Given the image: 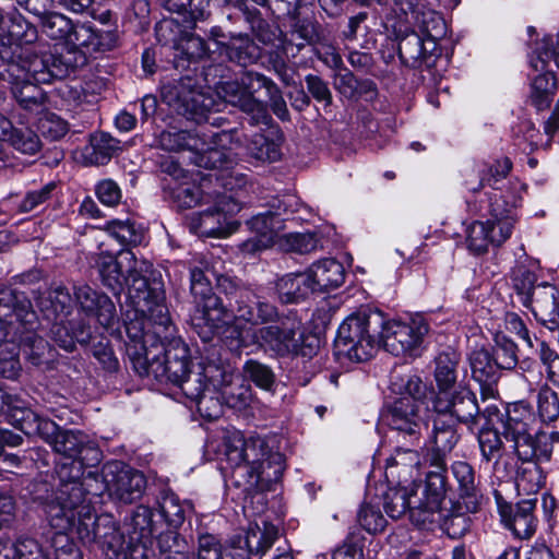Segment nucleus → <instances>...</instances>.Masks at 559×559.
Masks as SVG:
<instances>
[{"label":"nucleus","instance_id":"obj_1","mask_svg":"<svg viewBox=\"0 0 559 559\" xmlns=\"http://www.w3.org/2000/svg\"><path fill=\"white\" fill-rule=\"evenodd\" d=\"M170 322L159 326L150 317L127 321V355L134 371L141 377H153L159 382H170L180 388L194 374H205L207 364L190 366V350L180 338H174L165 346L162 337L169 334Z\"/></svg>","mask_w":559,"mask_h":559},{"label":"nucleus","instance_id":"obj_2","mask_svg":"<svg viewBox=\"0 0 559 559\" xmlns=\"http://www.w3.org/2000/svg\"><path fill=\"white\" fill-rule=\"evenodd\" d=\"M103 284L115 295L120 294L124 285L128 288L130 309L124 314L127 321L142 320L150 317L159 326L169 323V313L165 305V294L162 287L151 286L144 273L152 264L139 261L130 250H121L117 257L100 253L96 262Z\"/></svg>","mask_w":559,"mask_h":559},{"label":"nucleus","instance_id":"obj_3","mask_svg":"<svg viewBox=\"0 0 559 559\" xmlns=\"http://www.w3.org/2000/svg\"><path fill=\"white\" fill-rule=\"evenodd\" d=\"M274 443L273 438L254 435L245 438L239 430H227L218 457L233 468L243 469L250 486L278 481L285 471V457L274 450Z\"/></svg>","mask_w":559,"mask_h":559},{"label":"nucleus","instance_id":"obj_4","mask_svg":"<svg viewBox=\"0 0 559 559\" xmlns=\"http://www.w3.org/2000/svg\"><path fill=\"white\" fill-rule=\"evenodd\" d=\"M36 313L24 293L9 287L0 288V329L3 337L19 342L26 359L34 366L48 362L51 355L49 344L34 332Z\"/></svg>","mask_w":559,"mask_h":559},{"label":"nucleus","instance_id":"obj_5","mask_svg":"<svg viewBox=\"0 0 559 559\" xmlns=\"http://www.w3.org/2000/svg\"><path fill=\"white\" fill-rule=\"evenodd\" d=\"M320 341L304 329L301 319L294 312L280 313L274 323L260 326L257 331H245L242 346H254L272 357L312 358L317 355Z\"/></svg>","mask_w":559,"mask_h":559},{"label":"nucleus","instance_id":"obj_6","mask_svg":"<svg viewBox=\"0 0 559 559\" xmlns=\"http://www.w3.org/2000/svg\"><path fill=\"white\" fill-rule=\"evenodd\" d=\"M50 527L60 533L73 532L84 544L99 535L100 520L86 499L82 483L61 484L56 502L48 506Z\"/></svg>","mask_w":559,"mask_h":559},{"label":"nucleus","instance_id":"obj_7","mask_svg":"<svg viewBox=\"0 0 559 559\" xmlns=\"http://www.w3.org/2000/svg\"><path fill=\"white\" fill-rule=\"evenodd\" d=\"M159 145L166 151L189 150L197 154L195 163L204 168H229L231 150L238 145L237 131H186L166 130L158 138Z\"/></svg>","mask_w":559,"mask_h":559},{"label":"nucleus","instance_id":"obj_8","mask_svg":"<svg viewBox=\"0 0 559 559\" xmlns=\"http://www.w3.org/2000/svg\"><path fill=\"white\" fill-rule=\"evenodd\" d=\"M43 440L56 453L71 460L69 466L67 463H62L58 468L62 484L81 483L85 468L95 467L102 461V452L97 444L81 430L61 429L56 424L55 431Z\"/></svg>","mask_w":559,"mask_h":559},{"label":"nucleus","instance_id":"obj_9","mask_svg":"<svg viewBox=\"0 0 559 559\" xmlns=\"http://www.w3.org/2000/svg\"><path fill=\"white\" fill-rule=\"evenodd\" d=\"M451 416L437 413L433 419L432 432L429 437L431 466L435 468L427 473L425 480V508L428 512L436 511L442 504L447 492L444 455L452 451L459 440Z\"/></svg>","mask_w":559,"mask_h":559},{"label":"nucleus","instance_id":"obj_10","mask_svg":"<svg viewBox=\"0 0 559 559\" xmlns=\"http://www.w3.org/2000/svg\"><path fill=\"white\" fill-rule=\"evenodd\" d=\"M383 324L381 312L359 311L348 316L340 325L335 340L338 355L360 362L372 357L379 346V332Z\"/></svg>","mask_w":559,"mask_h":559},{"label":"nucleus","instance_id":"obj_11","mask_svg":"<svg viewBox=\"0 0 559 559\" xmlns=\"http://www.w3.org/2000/svg\"><path fill=\"white\" fill-rule=\"evenodd\" d=\"M300 202L294 195H286L283 199H276L271 204V210L259 213L248 221L253 237L240 245V250L245 254L254 255L276 245L278 233L284 229V214L299 211Z\"/></svg>","mask_w":559,"mask_h":559},{"label":"nucleus","instance_id":"obj_12","mask_svg":"<svg viewBox=\"0 0 559 559\" xmlns=\"http://www.w3.org/2000/svg\"><path fill=\"white\" fill-rule=\"evenodd\" d=\"M499 427H502L503 438L512 442V449L521 460L536 457L537 448L533 436L535 415L532 406L524 401L510 404L504 413L497 407V415L493 416Z\"/></svg>","mask_w":559,"mask_h":559},{"label":"nucleus","instance_id":"obj_13","mask_svg":"<svg viewBox=\"0 0 559 559\" xmlns=\"http://www.w3.org/2000/svg\"><path fill=\"white\" fill-rule=\"evenodd\" d=\"M262 87L271 91L274 88V82L258 72H245L240 82L222 83L217 87V95L249 115L251 124L266 123L269 120L267 109L262 102L253 97V93Z\"/></svg>","mask_w":559,"mask_h":559},{"label":"nucleus","instance_id":"obj_14","mask_svg":"<svg viewBox=\"0 0 559 559\" xmlns=\"http://www.w3.org/2000/svg\"><path fill=\"white\" fill-rule=\"evenodd\" d=\"M234 319L227 332L231 337L230 346L235 349L243 348L242 336L245 331H257L259 328L274 323L278 318L277 308L260 298L249 289L240 292L233 307Z\"/></svg>","mask_w":559,"mask_h":559},{"label":"nucleus","instance_id":"obj_15","mask_svg":"<svg viewBox=\"0 0 559 559\" xmlns=\"http://www.w3.org/2000/svg\"><path fill=\"white\" fill-rule=\"evenodd\" d=\"M428 332V323L420 316L412 318L408 322L383 319L379 332V345L381 344L394 356L416 357L420 355V348Z\"/></svg>","mask_w":559,"mask_h":559},{"label":"nucleus","instance_id":"obj_16","mask_svg":"<svg viewBox=\"0 0 559 559\" xmlns=\"http://www.w3.org/2000/svg\"><path fill=\"white\" fill-rule=\"evenodd\" d=\"M7 76L31 79L36 83H51L69 74V64L51 52L41 55L26 52L19 60L11 61L5 69Z\"/></svg>","mask_w":559,"mask_h":559},{"label":"nucleus","instance_id":"obj_17","mask_svg":"<svg viewBox=\"0 0 559 559\" xmlns=\"http://www.w3.org/2000/svg\"><path fill=\"white\" fill-rule=\"evenodd\" d=\"M425 402H417L412 397H399L386 406L383 418L388 426L412 443L419 440L421 429L425 427Z\"/></svg>","mask_w":559,"mask_h":559},{"label":"nucleus","instance_id":"obj_18","mask_svg":"<svg viewBox=\"0 0 559 559\" xmlns=\"http://www.w3.org/2000/svg\"><path fill=\"white\" fill-rule=\"evenodd\" d=\"M104 481L109 496L123 503H132L139 499L146 486V479L141 472L120 463L105 467Z\"/></svg>","mask_w":559,"mask_h":559},{"label":"nucleus","instance_id":"obj_19","mask_svg":"<svg viewBox=\"0 0 559 559\" xmlns=\"http://www.w3.org/2000/svg\"><path fill=\"white\" fill-rule=\"evenodd\" d=\"M205 374L218 388L226 406L241 411L250 405L251 388L238 374L213 362L207 364Z\"/></svg>","mask_w":559,"mask_h":559},{"label":"nucleus","instance_id":"obj_20","mask_svg":"<svg viewBox=\"0 0 559 559\" xmlns=\"http://www.w3.org/2000/svg\"><path fill=\"white\" fill-rule=\"evenodd\" d=\"M432 405L437 413L451 416L454 423L474 424L480 414L475 393L465 386L436 395Z\"/></svg>","mask_w":559,"mask_h":559},{"label":"nucleus","instance_id":"obj_21","mask_svg":"<svg viewBox=\"0 0 559 559\" xmlns=\"http://www.w3.org/2000/svg\"><path fill=\"white\" fill-rule=\"evenodd\" d=\"M421 495L423 497L418 499V503H415L411 500L409 492L405 487L389 488L383 492L384 511L390 518L400 519L409 510L411 518L418 524L433 523L435 515L438 514L440 507L433 512H428L424 506L427 500L425 487Z\"/></svg>","mask_w":559,"mask_h":559},{"label":"nucleus","instance_id":"obj_22","mask_svg":"<svg viewBox=\"0 0 559 559\" xmlns=\"http://www.w3.org/2000/svg\"><path fill=\"white\" fill-rule=\"evenodd\" d=\"M183 394L195 402L200 415L209 420H215L223 415L224 401L219 390L202 373L194 374L183 384Z\"/></svg>","mask_w":559,"mask_h":559},{"label":"nucleus","instance_id":"obj_23","mask_svg":"<svg viewBox=\"0 0 559 559\" xmlns=\"http://www.w3.org/2000/svg\"><path fill=\"white\" fill-rule=\"evenodd\" d=\"M164 98L178 114L191 119H199L211 110H218L212 97L186 83L174 86L164 94Z\"/></svg>","mask_w":559,"mask_h":559},{"label":"nucleus","instance_id":"obj_24","mask_svg":"<svg viewBox=\"0 0 559 559\" xmlns=\"http://www.w3.org/2000/svg\"><path fill=\"white\" fill-rule=\"evenodd\" d=\"M74 295L81 309L87 314L95 317L104 328L112 326L116 322V307L111 299L97 293L87 285L74 288Z\"/></svg>","mask_w":559,"mask_h":559},{"label":"nucleus","instance_id":"obj_25","mask_svg":"<svg viewBox=\"0 0 559 559\" xmlns=\"http://www.w3.org/2000/svg\"><path fill=\"white\" fill-rule=\"evenodd\" d=\"M536 498H528L519 501L514 508L510 506L500 507V515L504 525L512 531L520 539L531 538L536 530L534 509Z\"/></svg>","mask_w":559,"mask_h":559},{"label":"nucleus","instance_id":"obj_26","mask_svg":"<svg viewBox=\"0 0 559 559\" xmlns=\"http://www.w3.org/2000/svg\"><path fill=\"white\" fill-rule=\"evenodd\" d=\"M118 37L115 31H98L91 24H73L68 45L84 48L88 52L112 49Z\"/></svg>","mask_w":559,"mask_h":559},{"label":"nucleus","instance_id":"obj_27","mask_svg":"<svg viewBox=\"0 0 559 559\" xmlns=\"http://www.w3.org/2000/svg\"><path fill=\"white\" fill-rule=\"evenodd\" d=\"M231 316L223 306L217 296L210 297L204 301L197 304L191 314L192 324L195 326H206L211 331L221 329L226 325V338H231L227 332L233 323Z\"/></svg>","mask_w":559,"mask_h":559},{"label":"nucleus","instance_id":"obj_28","mask_svg":"<svg viewBox=\"0 0 559 559\" xmlns=\"http://www.w3.org/2000/svg\"><path fill=\"white\" fill-rule=\"evenodd\" d=\"M497 405L490 404L483 411V416L487 419V427L483 428L478 435V443L481 456L487 462L498 463L502 456L503 442L501 437L502 427L496 421Z\"/></svg>","mask_w":559,"mask_h":559},{"label":"nucleus","instance_id":"obj_29","mask_svg":"<svg viewBox=\"0 0 559 559\" xmlns=\"http://www.w3.org/2000/svg\"><path fill=\"white\" fill-rule=\"evenodd\" d=\"M516 209L518 200L514 197H511V200H509L506 195L498 192H495L490 197L489 218L486 219V224L492 229V233L500 231L504 226L508 227L503 242L512 235L518 219Z\"/></svg>","mask_w":559,"mask_h":559},{"label":"nucleus","instance_id":"obj_30","mask_svg":"<svg viewBox=\"0 0 559 559\" xmlns=\"http://www.w3.org/2000/svg\"><path fill=\"white\" fill-rule=\"evenodd\" d=\"M420 465V456L413 449L397 448L392 455L386 459L385 477L389 481L408 483L414 479Z\"/></svg>","mask_w":559,"mask_h":559},{"label":"nucleus","instance_id":"obj_31","mask_svg":"<svg viewBox=\"0 0 559 559\" xmlns=\"http://www.w3.org/2000/svg\"><path fill=\"white\" fill-rule=\"evenodd\" d=\"M531 64L535 71L540 72L533 79L531 100L538 110H543L548 108L552 102L556 79L543 57H539V61L532 58Z\"/></svg>","mask_w":559,"mask_h":559},{"label":"nucleus","instance_id":"obj_32","mask_svg":"<svg viewBox=\"0 0 559 559\" xmlns=\"http://www.w3.org/2000/svg\"><path fill=\"white\" fill-rule=\"evenodd\" d=\"M10 423L26 436L49 437L56 429V423L38 416L27 407L13 406L9 413Z\"/></svg>","mask_w":559,"mask_h":559},{"label":"nucleus","instance_id":"obj_33","mask_svg":"<svg viewBox=\"0 0 559 559\" xmlns=\"http://www.w3.org/2000/svg\"><path fill=\"white\" fill-rule=\"evenodd\" d=\"M10 423L26 436L49 437L56 429V423L38 416L27 407L13 406L9 413Z\"/></svg>","mask_w":559,"mask_h":559},{"label":"nucleus","instance_id":"obj_34","mask_svg":"<svg viewBox=\"0 0 559 559\" xmlns=\"http://www.w3.org/2000/svg\"><path fill=\"white\" fill-rule=\"evenodd\" d=\"M468 364L472 377L483 386V392L491 391L500 377V369L492 354L485 347L476 348L468 355Z\"/></svg>","mask_w":559,"mask_h":559},{"label":"nucleus","instance_id":"obj_35","mask_svg":"<svg viewBox=\"0 0 559 559\" xmlns=\"http://www.w3.org/2000/svg\"><path fill=\"white\" fill-rule=\"evenodd\" d=\"M162 526L158 513L150 507L139 506L131 518L130 537L134 542L146 545L154 536L162 534Z\"/></svg>","mask_w":559,"mask_h":559},{"label":"nucleus","instance_id":"obj_36","mask_svg":"<svg viewBox=\"0 0 559 559\" xmlns=\"http://www.w3.org/2000/svg\"><path fill=\"white\" fill-rule=\"evenodd\" d=\"M453 477L457 481L460 500L464 502L467 511H478L481 495L475 483L473 467L463 461L454 462L451 466Z\"/></svg>","mask_w":559,"mask_h":559},{"label":"nucleus","instance_id":"obj_37","mask_svg":"<svg viewBox=\"0 0 559 559\" xmlns=\"http://www.w3.org/2000/svg\"><path fill=\"white\" fill-rule=\"evenodd\" d=\"M512 168V163L508 157L495 160L493 164H484L477 171L467 175L465 186L472 192L479 191L483 187L489 186L496 188V185L503 180Z\"/></svg>","mask_w":559,"mask_h":559},{"label":"nucleus","instance_id":"obj_38","mask_svg":"<svg viewBox=\"0 0 559 559\" xmlns=\"http://www.w3.org/2000/svg\"><path fill=\"white\" fill-rule=\"evenodd\" d=\"M237 204L231 203L226 206H217L214 210H207L200 214L199 224L194 226L195 233L205 237H227L233 228L227 223L226 213L237 211Z\"/></svg>","mask_w":559,"mask_h":559},{"label":"nucleus","instance_id":"obj_39","mask_svg":"<svg viewBox=\"0 0 559 559\" xmlns=\"http://www.w3.org/2000/svg\"><path fill=\"white\" fill-rule=\"evenodd\" d=\"M308 272L317 292L336 288L344 283L345 270L335 259H323L313 263Z\"/></svg>","mask_w":559,"mask_h":559},{"label":"nucleus","instance_id":"obj_40","mask_svg":"<svg viewBox=\"0 0 559 559\" xmlns=\"http://www.w3.org/2000/svg\"><path fill=\"white\" fill-rule=\"evenodd\" d=\"M507 233V226L502 227L500 231L492 233L486 221H475L466 228L467 248L476 254L484 253L488 250L489 245L501 246Z\"/></svg>","mask_w":559,"mask_h":559},{"label":"nucleus","instance_id":"obj_41","mask_svg":"<svg viewBox=\"0 0 559 559\" xmlns=\"http://www.w3.org/2000/svg\"><path fill=\"white\" fill-rule=\"evenodd\" d=\"M277 292L282 302L293 304L317 292L309 272L288 274L277 283Z\"/></svg>","mask_w":559,"mask_h":559},{"label":"nucleus","instance_id":"obj_42","mask_svg":"<svg viewBox=\"0 0 559 559\" xmlns=\"http://www.w3.org/2000/svg\"><path fill=\"white\" fill-rule=\"evenodd\" d=\"M460 356L454 350L440 353L435 359V381L438 388L436 395L452 391L457 379Z\"/></svg>","mask_w":559,"mask_h":559},{"label":"nucleus","instance_id":"obj_43","mask_svg":"<svg viewBox=\"0 0 559 559\" xmlns=\"http://www.w3.org/2000/svg\"><path fill=\"white\" fill-rule=\"evenodd\" d=\"M120 148V141L108 133L93 134L88 145L85 146L83 156L87 164L104 165Z\"/></svg>","mask_w":559,"mask_h":559},{"label":"nucleus","instance_id":"obj_44","mask_svg":"<svg viewBox=\"0 0 559 559\" xmlns=\"http://www.w3.org/2000/svg\"><path fill=\"white\" fill-rule=\"evenodd\" d=\"M477 511H467L464 508V502L459 500L454 502L450 510L447 513L441 514V509L438 514L435 515V521L442 519L443 527L447 534L451 538H461L464 536L471 527V513H476Z\"/></svg>","mask_w":559,"mask_h":559},{"label":"nucleus","instance_id":"obj_45","mask_svg":"<svg viewBox=\"0 0 559 559\" xmlns=\"http://www.w3.org/2000/svg\"><path fill=\"white\" fill-rule=\"evenodd\" d=\"M11 84V91L20 104L26 110H34L39 108L45 102V93L38 86L39 83L34 82L31 79H14L9 78Z\"/></svg>","mask_w":559,"mask_h":559},{"label":"nucleus","instance_id":"obj_46","mask_svg":"<svg viewBox=\"0 0 559 559\" xmlns=\"http://www.w3.org/2000/svg\"><path fill=\"white\" fill-rule=\"evenodd\" d=\"M222 44L229 60L240 66L251 64L260 57L259 46L246 34L234 35L228 43Z\"/></svg>","mask_w":559,"mask_h":559},{"label":"nucleus","instance_id":"obj_47","mask_svg":"<svg viewBox=\"0 0 559 559\" xmlns=\"http://www.w3.org/2000/svg\"><path fill=\"white\" fill-rule=\"evenodd\" d=\"M532 459L525 460L518 469L515 486L519 495L535 496L545 485L544 471Z\"/></svg>","mask_w":559,"mask_h":559},{"label":"nucleus","instance_id":"obj_48","mask_svg":"<svg viewBox=\"0 0 559 559\" xmlns=\"http://www.w3.org/2000/svg\"><path fill=\"white\" fill-rule=\"evenodd\" d=\"M278 536L277 527L267 522L262 526L251 525L246 535L242 536L245 545L249 547L253 555L263 556L275 543Z\"/></svg>","mask_w":559,"mask_h":559},{"label":"nucleus","instance_id":"obj_49","mask_svg":"<svg viewBox=\"0 0 559 559\" xmlns=\"http://www.w3.org/2000/svg\"><path fill=\"white\" fill-rule=\"evenodd\" d=\"M192 506L187 501L180 499L174 492H165L159 502V511L162 523L165 522L171 528L180 527L185 520L187 512H190Z\"/></svg>","mask_w":559,"mask_h":559},{"label":"nucleus","instance_id":"obj_50","mask_svg":"<svg viewBox=\"0 0 559 559\" xmlns=\"http://www.w3.org/2000/svg\"><path fill=\"white\" fill-rule=\"evenodd\" d=\"M0 559H48L33 538H20L15 543L0 540Z\"/></svg>","mask_w":559,"mask_h":559},{"label":"nucleus","instance_id":"obj_51","mask_svg":"<svg viewBox=\"0 0 559 559\" xmlns=\"http://www.w3.org/2000/svg\"><path fill=\"white\" fill-rule=\"evenodd\" d=\"M73 22L62 13L49 11L38 22L41 32L52 40L64 41L66 44L73 31Z\"/></svg>","mask_w":559,"mask_h":559},{"label":"nucleus","instance_id":"obj_52","mask_svg":"<svg viewBox=\"0 0 559 559\" xmlns=\"http://www.w3.org/2000/svg\"><path fill=\"white\" fill-rule=\"evenodd\" d=\"M335 90L346 98H355L359 93L374 92V83L370 80L359 82L347 69H340L333 79Z\"/></svg>","mask_w":559,"mask_h":559},{"label":"nucleus","instance_id":"obj_53","mask_svg":"<svg viewBox=\"0 0 559 559\" xmlns=\"http://www.w3.org/2000/svg\"><path fill=\"white\" fill-rule=\"evenodd\" d=\"M72 296L70 292L63 286H56L50 289L45 297L40 301V307L43 311H47V317L50 318L51 314L56 317L67 316L71 312L72 309Z\"/></svg>","mask_w":559,"mask_h":559},{"label":"nucleus","instance_id":"obj_54","mask_svg":"<svg viewBox=\"0 0 559 559\" xmlns=\"http://www.w3.org/2000/svg\"><path fill=\"white\" fill-rule=\"evenodd\" d=\"M276 245L285 251H295L298 253H309L317 249L318 239L310 233H288L281 234L276 239Z\"/></svg>","mask_w":559,"mask_h":559},{"label":"nucleus","instance_id":"obj_55","mask_svg":"<svg viewBox=\"0 0 559 559\" xmlns=\"http://www.w3.org/2000/svg\"><path fill=\"white\" fill-rule=\"evenodd\" d=\"M492 357L500 370H511L519 362L518 346L506 335L497 334L495 337V349Z\"/></svg>","mask_w":559,"mask_h":559},{"label":"nucleus","instance_id":"obj_56","mask_svg":"<svg viewBox=\"0 0 559 559\" xmlns=\"http://www.w3.org/2000/svg\"><path fill=\"white\" fill-rule=\"evenodd\" d=\"M105 229L108 234L117 239L121 245H139L142 241V229L136 228L134 224L127 219H114L106 224Z\"/></svg>","mask_w":559,"mask_h":559},{"label":"nucleus","instance_id":"obj_57","mask_svg":"<svg viewBox=\"0 0 559 559\" xmlns=\"http://www.w3.org/2000/svg\"><path fill=\"white\" fill-rule=\"evenodd\" d=\"M248 153L259 162H275L281 157L280 145L263 134H254L248 144Z\"/></svg>","mask_w":559,"mask_h":559},{"label":"nucleus","instance_id":"obj_58","mask_svg":"<svg viewBox=\"0 0 559 559\" xmlns=\"http://www.w3.org/2000/svg\"><path fill=\"white\" fill-rule=\"evenodd\" d=\"M207 269H211L207 264L204 267L194 266L190 271V290L194 298V304H200L210 297L216 296L213 293L211 278L207 274Z\"/></svg>","mask_w":559,"mask_h":559},{"label":"nucleus","instance_id":"obj_59","mask_svg":"<svg viewBox=\"0 0 559 559\" xmlns=\"http://www.w3.org/2000/svg\"><path fill=\"white\" fill-rule=\"evenodd\" d=\"M400 58L406 64L415 66L425 57V41L417 33L404 36L399 43Z\"/></svg>","mask_w":559,"mask_h":559},{"label":"nucleus","instance_id":"obj_60","mask_svg":"<svg viewBox=\"0 0 559 559\" xmlns=\"http://www.w3.org/2000/svg\"><path fill=\"white\" fill-rule=\"evenodd\" d=\"M170 195L178 207L190 209L199 204L202 191L197 183L183 181L170 187Z\"/></svg>","mask_w":559,"mask_h":559},{"label":"nucleus","instance_id":"obj_61","mask_svg":"<svg viewBox=\"0 0 559 559\" xmlns=\"http://www.w3.org/2000/svg\"><path fill=\"white\" fill-rule=\"evenodd\" d=\"M393 390L399 391L401 397H412L417 402H425L427 395V386L416 374H408L396 378L392 381Z\"/></svg>","mask_w":559,"mask_h":559},{"label":"nucleus","instance_id":"obj_62","mask_svg":"<svg viewBox=\"0 0 559 559\" xmlns=\"http://www.w3.org/2000/svg\"><path fill=\"white\" fill-rule=\"evenodd\" d=\"M537 409L543 421H554L559 417V396L547 385L538 392Z\"/></svg>","mask_w":559,"mask_h":559},{"label":"nucleus","instance_id":"obj_63","mask_svg":"<svg viewBox=\"0 0 559 559\" xmlns=\"http://www.w3.org/2000/svg\"><path fill=\"white\" fill-rule=\"evenodd\" d=\"M8 142L23 154L34 155L40 148L38 135L28 128L15 129Z\"/></svg>","mask_w":559,"mask_h":559},{"label":"nucleus","instance_id":"obj_64","mask_svg":"<svg viewBox=\"0 0 559 559\" xmlns=\"http://www.w3.org/2000/svg\"><path fill=\"white\" fill-rule=\"evenodd\" d=\"M358 522L367 532L378 533L384 530L386 520L378 507L366 502L358 513Z\"/></svg>","mask_w":559,"mask_h":559}]
</instances>
